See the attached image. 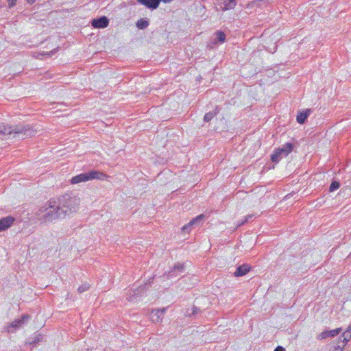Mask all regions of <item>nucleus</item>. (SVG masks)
<instances>
[{
    "instance_id": "nucleus-1",
    "label": "nucleus",
    "mask_w": 351,
    "mask_h": 351,
    "mask_svg": "<svg viewBox=\"0 0 351 351\" xmlns=\"http://www.w3.org/2000/svg\"><path fill=\"white\" fill-rule=\"evenodd\" d=\"M36 130L29 125H0V138L2 139H25L34 136Z\"/></svg>"
},
{
    "instance_id": "nucleus-2",
    "label": "nucleus",
    "mask_w": 351,
    "mask_h": 351,
    "mask_svg": "<svg viewBox=\"0 0 351 351\" xmlns=\"http://www.w3.org/2000/svg\"><path fill=\"white\" fill-rule=\"evenodd\" d=\"M38 220L42 222H51L59 218H64L60 213L56 199H50L45 206L36 213Z\"/></svg>"
},
{
    "instance_id": "nucleus-3",
    "label": "nucleus",
    "mask_w": 351,
    "mask_h": 351,
    "mask_svg": "<svg viewBox=\"0 0 351 351\" xmlns=\"http://www.w3.org/2000/svg\"><path fill=\"white\" fill-rule=\"evenodd\" d=\"M56 199L63 217L76 212L80 205V199L71 193H65Z\"/></svg>"
},
{
    "instance_id": "nucleus-4",
    "label": "nucleus",
    "mask_w": 351,
    "mask_h": 351,
    "mask_svg": "<svg viewBox=\"0 0 351 351\" xmlns=\"http://www.w3.org/2000/svg\"><path fill=\"white\" fill-rule=\"evenodd\" d=\"M107 178H108V176L104 173L99 170L93 169L73 176L71 180V183L75 184L93 180H104Z\"/></svg>"
},
{
    "instance_id": "nucleus-5",
    "label": "nucleus",
    "mask_w": 351,
    "mask_h": 351,
    "mask_svg": "<svg viewBox=\"0 0 351 351\" xmlns=\"http://www.w3.org/2000/svg\"><path fill=\"white\" fill-rule=\"evenodd\" d=\"M294 145L291 143H286L282 147L275 149L271 155L272 162L278 163L282 158L287 157L293 149Z\"/></svg>"
},
{
    "instance_id": "nucleus-6",
    "label": "nucleus",
    "mask_w": 351,
    "mask_h": 351,
    "mask_svg": "<svg viewBox=\"0 0 351 351\" xmlns=\"http://www.w3.org/2000/svg\"><path fill=\"white\" fill-rule=\"evenodd\" d=\"M185 271V266L184 263H176L174 266L165 274L167 278H172L176 277L178 274L184 273Z\"/></svg>"
},
{
    "instance_id": "nucleus-7",
    "label": "nucleus",
    "mask_w": 351,
    "mask_h": 351,
    "mask_svg": "<svg viewBox=\"0 0 351 351\" xmlns=\"http://www.w3.org/2000/svg\"><path fill=\"white\" fill-rule=\"evenodd\" d=\"M91 25L94 28H105L109 25V19L106 16H101L96 19H93L90 22Z\"/></svg>"
},
{
    "instance_id": "nucleus-8",
    "label": "nucleus",
    "mask_w": 351,
    "mask_h": 351,
    "mask_svg": "<svg viewBox=\"0 0 351 351\" xmlns=\"http://www.w3.org/2000/svg\"><path fill=\"white\" fill-rule=\"evenodd\" d=\"M15 219L12 216H8L0 219V232L9 228L14 222Z\"/></svg>"
},
{
    "instance_id": "nucleus-9",
    "label": "nucleus",
    "mask_w": 351,
    "mask_h": 351,
    "mask_svg": "<svg viewBox=\"0 0 351 351\" xmlns=\"http://www.w3.org/2000/svg\"><path fill=\"white\" fill-rule=\"evenodd\" d=\"M252 269V267L247 264H243L237 267L234 273L235 277H241L247 274Z\"/></svg>"
},
{
    "instance_id": "nucleus-10",
    "label": "nucleus",
    "mask_w": 351,
    "mask_h": 351,
    "mask_svg": "<svg viewBox=\"0 0 351 351\" xmlns=\"http://www.w3.org/2000/svg\"><path fill=\"white\" fill-rule=\"evenodd\" d=\"M139 3L150 10H156L159 6L161 0H136Z\"/></svg>"
},
{
    "instance_id": "nucleus-11",
    "label": "nucleus",
    "mask_w": 351,
    "mask_h": 351,
    "mask_svg": "<svg viewBox=\"0 0 351 351\" xmlns=\"http://www.w3.org/2000/svg\"><path fill=\"white\" fill-rule=\"evenodd\" d=\"M341 328H336L334 330H326V331L321 332L319 335L318 338L319 339H326L328 337H334L338 335L341 332Z\"/></svg>"
},
{
    "instance_id": "nucleus-12",
    "label": "nucleus",
    "mask_w": 351,
    "mask_h": 351,
    "mask_svg": "<svg viewBox=\"0 0 351 351\" xmlns=\"http://www.w3.org/2000/svg\"><path fill=\"white\" fill-rule=\"evenodd\" d=\"M311 112V110L310 109L299 111L296 117L297 122L300 124H304Z\"/></svg>"
},
{
    "instance_id": "nucleus-13",
    "label": "nucleus",
    "mask_w": 351,
    "mask_h": 351,
    "mask_svg": "<svg viewBox=\"0 0 351 351\" xmlns=\"http://www.w3.org/2000/svg\"><path fill=\"white\" fill-rule=\"evenodd\" d=\"M166 311V308L162 309H153L151 313V316L153 322H158L163 318V315Z\"/></svg>"
},
{
    "instance_id": "nucleus-14",
    "label": "nucleus",
    "mask_w": 351,
    "mask_h": 351,
    "mask_svg": "<svg viewBox=\"0 0 351 351\" xmlns=\"http://www.w3.org/2000/svg\"><path fill=\"white\" fill-rule=\"evenodd\" d=\"M221 110V108L219 106H215L213 110L210 111L205 114L204 117V121L205 122L210 121L215 116H217Z\"/></svg>"
},
{
    "instance_id": "nucleus-15",
    "label": "nucleus",
    "mask_w": 351,
    "mask_h": 351,
    "mask_svg": "<svg viewBox=\"0 0 351 351\" xmlns=\"http://www.w3.org/2000/svg\"><path fill=\"white\" fill-rule=\"evenodd\" d=\"M43 339L41 334H36L33 337H29L27 343L36 346Z\"/></svg>"
},
{
    "instance_id": "nucleus-16",
    "label": "nucleus",
    "mask_w": 351,
    "mask_h": 351,
    "mask_svg": "<svg viewBox=\"0 0 351 351\" xmlns=\"http://www.w3.org/2000/svg\"><path fill=\"white\" fill-rule=\"evenodd\" d=\"M223 7H221L223 10H228L233 9L236 5L237 1L236 0H224L223 1Z\"/></svg>"
},
{
    "instance_id": "nucleus-17",
    "label": "nucleus",
    "mask_w": 351,
    "mask_h": 351,
    "mask_svg": "<svg viewBox=\"0 0 351 351\" xmlns=\"http://www.w3.org/2000/svg\"><path fill=\"white\" fill-rule=\"evenodd\" d=\"M205 218L204 215L201 214L197 216L196 217L193 218L189 221V225H191L192 226H199L203 223V221Z\"/></svg>"
},
{
    "instance_id": "nucleus-18",
    "label": "nucleus",
    "mask_w": 351,
    "mask_h": 351,
    "mask_svg": "<svg viewBox=\"0 0 351 351\" xmlns=\"http://www.w3.org/2000/svg\"><path fill=\"white\" fill-rule=\"evenodd\" d=\"M137 28L139 29H145L149 25V21L147 19H140L136 23Z\"/></svg>"
},
{
    "instance_id": "nucleus-19",
    "label": "nucleus",
    "mask_w": 351,
    "mask_h": 351,
    "mask_svg": "<svg viewBox=\"0 0 351 351\" xmlns=\"http://www.w3.org/2000/svg\"><path fill=\"white\" fill-rule=\"evenodd\" d=\"M21 322H19V319H16L14 320V322H12L8 327H7V331L8 332H13L14 330H11V328H14V329H17L19 328H20L21 326Z\"/></svg>"
},
{
    "instance_id": "nucleus-20",
    "label": "nucleus",
    "mask_w": 351,
    "mask_h": 351,
    "mask_svg": "<svg viewBox=\"0 0 351 351\" xmlns=\"http://www.w3.org/2000/svg\"><path fill=\"white\" fill-rule=\"evenodd\" d=\"M343 337V339L341 340V342L343 343V347L346 345V343L350 340V339L351 338V333H350V330H346L343 333V335L342 337H340V339H341V338Z\"/></svg>"
},
{
    "instance_id": "nucleus-21",
    "label": "nucleus",
    "mask_w": 351,
    "mask_h": 351,
    "mask_svg": "<svg viewBox=\"0 0 351 351\" xmlns=\"http://www.w3.org/2000/svg\"><path fill=\"white\" fill-rule=\"evenodd\" d=\"M216 36H217V40L219 43H223L225 42L226 40V34L223 32L222 31H217L216 32Z\"/></svg>"
},
{
    "instance_id": "nucleus-22",
    "label": "nucleus",
    "mask_w": 351,
    "mask_h": 351,
    "mask_svg": "<svg viewBox=\"0 0 351 351\" xmlns=\"http://www.w3.org/2000/svg\"><path fill=\"white\" fill-rule=\"evenodd\" d=\"M340 187V183L339 181L333 180L330 186H329V191L333 192L336 190H337Z\"/></svg>"
},
{
    "instance_id": "nucleus-23",
    "label": "nucleus",
    "mask_w": 351,
    "mask_h": 351,
    "mask_svg": "<svg viewBox=\"0 0 351 351\" xmlns=\"http://www.w3.org/2000/svg\"><path fill=\"white\" fill-rule=\"evenodd\" d=\"M254 218V215H252V214H250V215H247L246 217H245V219L244 221H241L239 224H238V226H243L244 225L245 223H249L252 221H253Z\"/></svg>"
},
{
    "instance_id": "nucleus-24",
    "label": "nucleus",
    "mask_w": 351,
    "mask_h": 351,
    "mask_svg": "<svg viewBox=\"0 0 351 351\" xmlns=\"http://www.w3.org/2000/svg\"><path fill=\"white\" fill-rule=\"evenodd\" d=\"M90 286L88 283H84L78 287L77 291L80 293H81L86 291H88L90 289Z\"/></svg>"
},
{
    "instance_id": "nucleus-25",
    "label": "nucleus",
    "mask_w": 351,
    "mask_h": 351,
    "mask_svg": "<svg viewBox=\"0 0 351 351\" xmlns=\"http://www.w3.org/2000/svg\"><path fill=\"white\" fill-rule=\"evenodd\" d=\"M200 311H200V308H198V307H197V306H193V308H192V311H191V313H189V312L187 311V313H188L187 316H189V317L195 316V315H196L197 313H199Z\"/></svg>"
},
{
    "instance_id": "nucleus-26",
    "label": "nucleus",
    "mask_w": 351,
    "mask_h": 351,
    "mask_svg": "<svg viewBox=\"0 0 351 351\" xmlns=\"http://www.w3.org/2000/svg\"><path fill=\"white\" fill-rule=\"evenodd\" d=\"M193 226H192L191 225H189V222L184 225L182 228V232H184V233H189L192 228H193Z\"/></svg>"
},
{
    "instance_id": "nucleus-27",
    "label": "nucleus",
    "mask_w": 351,
    "mask_h": 351,
    "mask_svg": "<svg viewBox=\"0 0 351 351\" xmlns=\"http://www.w3.org/2000/svg\"><path fill=\"white\" fill-rule=\"evenodd\" d=\"M29 315H23L21 318L19 319V322H21V325L23 324L25 322L28 321L29 319Z\"/></svg>"
},
{
    "instance_id": "nucleus-28",
    "label": "nucleus",
    "mask_w": 351,
    "mask_h": 351,
    "mask_svg": "<svg viewBox=\"0 0 351 351\" xmlns=\"http://www.w3.org/2000/svg\"><path fill=\"white\" fill-rule=\"evenodd\" d=\"M6 1H7L8 3V7L10 8H11L14 7L16 5L17 0H6Z\"/></svg>"
},
{
    "instance_id": "nucleus-29",
    "label": "nucleus",
    "mask_w": 351,
    "mask_h": 351,
    "mask_svg": "<svg viewBox=\"0 0 351 351\" xmlns=\"http://www.w3.org/2000/svg\"><path fill=\"white\" fill-rule=\"evenodd\" d=\"M274 351H286V350L280 346H277Z\"/></svg>"
},
{
    "instance_id": "nucleus-30",
    "label": "nucleus",
    "mask_w": 351,
    "mask_h": 351,
    "mask_svg": "<svg viewBox=\"0 0 351 351\" xmlns=\"http://www.w3.org/2000/svg\"><path fill=\"white\" fill-rule=\"evenodd\" d=\"M26 1L27 3L32 5L35 3L36 0H26Z\"/></svg>"
},
{
    "instance_id": "nucleus-31",
    "label": "nucleus",
    "mask_w": 351,
    "mask_h": 351,
    "mask_svg": "<svg viewBox=\"0 0 351 351\" xmlns=\"http://www.w3.org/2000/svg\"><path fill=\"white\" fill-rule=\"evenodd\" d=\"M173 0H161V1H162L163 3H170L171 1H173Z\"/></svg>"
},
{
    "instance_id": "nucleus-32",
    "label": "nucleus",
    "mask_w": 351,
    "mask_h": 351,
    "mask_svg": "<svg viewBox=\"0 0 351 351\" xmlns=\"http://www.w3.org/2000/svg\"><path fill=\"white\" fill-rule=\"evenodd\" d=\"M346 330H350L351 333V326H349Z\"/></svg>"
},
{
    "instance_id": "nucleus-33",
    "label": "nucleus",
    "mask_w": 351,
    "mask_h": 351,
    "mask_svg": "<svg viewBox=\"0 0 351 351\" xmlns=\"http://www.w3.org/2000/svg\"><path fill=\"white\" fill-rule=\"evenodd\" d=\"M340 348H341V346H338L337 350H339Z\"/></svg>"
}]
</instances>
